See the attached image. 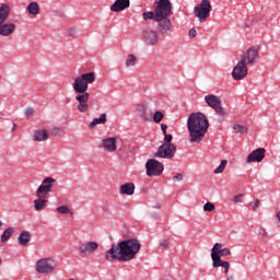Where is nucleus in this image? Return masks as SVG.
Here are the masks:
<instances>
[{
	"label": "nucleus",
	"instance_id": "nucleus-31",
	"mask_svg": "<svg viewBox=\"0 0 280 280\" xmlns=\"http://www.w3.org/2000/svg\"><path fill=\"white\" fill-rule=\"evenodd\" d=\"M58 213L67 214L69 213L70 215H73V211L69 209V206H60L57 208Z\"/></svg>",
	"mask_w": 280,
	"mask_h": 280
},
{
	"label": "nucleus",
	"instance_id": "nucleus-9",
	"mask_svg": "<svg viewBox=\"0 0 280 280\" xmlns=\"http://www.w3.org/2000/svg\"><path fill=\"white\" fill-rule=\"evenodd\" d=\"M38 275H49L56 270V261L51 258H42L35 265Z\"/></svg>",
	"mask_w": 280,
	"mask_h": 280
},
{
	"label": "nucleus",
	"instance_id": "nucleus-48",
	"mask_svg": "<svg viewBox=\"0 0 280 280\" xmlns=\"http://www.w3.org/2000/svg\"><path fill=\"white\" fill-rule=\"evenodd\" d=\"M278 222H280V211L276 214Z\"/></svg>",
	"mask_w": 280,
	"mask_h": 280
},
{
	"label": "nucleus",
	"instance_id": "nucleus-18",
	"mask_svg": "<svg viewBox=\"0 0 280 280\" xmlns=\"http://www.w3.org/2000/svg\"><path fill=\"white\" fill-rule=\"evenodd\" d=\"M100 148L105 150V152H117V138L103 139Z\"/></svg>",
	"mask_w": 280,
	"mask_h": 280
},
{
	"label": "nucleus",
	"instance_id": "nucleus-47",
	"mask_svg": "<svg viewBox=\"0 0 280 280\" xmlns=\"http://www.w3.org/2000/svg\"><path fill=\"white\" fill-rule=\"evenodd\" d=\"M226 280H235V277H234V276H229V277L226 278Z\"/></svg>",
	"mask_w": 280,
	"mask_h": 280
},
{
	"label": "nucleus",
	"instance_id": "nucleus-20",
	"mask_svg": "<svg viewBox=\"0 0 280 280\" xmlns=\"http://www.w3.org/2000/svg\"><path fill=\"white\" fill-rule=\"evenodd\" d=\"M34 141L43 142L49 140V131L47 129H38L34 131Z\"/></svg>",
	"mask_w": 280,
	"mask_h": 280
},
{
	"label": "nucleus",
	"instance_id": "nucleus-1",
	"mask_svg": "<svg viewBox=\"0 0 280 280\" xmlns=\"http://www.w3.org/2000/svg\"><path fill=\"white\" fill-rule=\"evenodd\" d=\"M174 14L172 11V2L170 0H156L153 4V11L142 13V19L145 21H155L158 23L159 32L162 36L172 32V20Z\"/></svg>",
	"mask_w": 280,
	"mask_h": 280
},
{
	"label": "nucleus",
	"instance_id": "nucleus-42",
	"mask_svg": "<svg viewBox=\"0 0 280 280\" xmlns=\"http://www.w3.org/2000/svg\"><path fill=\"white\" fill-rule=\"evenodd\" d=\"M242 198H244V194H238L233 198V202L240 203L242 202Z\"/></svg>",
	"mask_w": 280,
	"mask_h": 280
},
{
	"label": "nucleus",
	"instance_id": "nucleus-5",
	"mask_svg": "<svg viewBox=\"0 0 280 280\" xmlns=\"http://www.w3.org/2000/svg\"><path fill=\"white\" fill-rule=\"evenodd\" d=\"M10 4L2 3L0 5V36H12L16 32V24L5 23L10 19Z\"/></svg>",
	"mask_w": 280,
	"mask_h": 280
},
{
	"label": "nucleus",
	"instance_id": "nucleus-6",
	"mask_svg": "<svg viewBox=\"0 0 280 280\" xmlns=\"http://www.w3.org/2000/svg\"><path fill=\"white\" fill-rule=\"evenodd\" d=\"M211 10H213L211 1L201 0V2L194 8V15L198 19L199 23H205L207 19L211 16Z\"/></svg>",
	"mask_w": 280,
	"mask_h": 280
},
{
	"label": "nucleus",
	"instance_id": "nucleus-39",
	"mask_svg": "<svg viewBox=\"0 0 280 280\" xmlns=\"http://www.w3.org/2000/svg\"><path fill=\"white\" fill-rule=\"evenodd\" d=\"M258 236L261 238V240H266V237H268V231H266V229L261 228L258 232Z\"/></svg>",
	"mask_w": 280,
	"mask_h": 280
},
{
	"label": "nucleus",
	"instance_id": "nucleus-25",
	"mask_svg": "<svg viewBox=\"0 0 280 280\" xmlns=\"http://www.w3.org/2000/svg\"><path fill=\"white\" fill-rule=\"evenodd\" d=\"M27 11L33 16H36L40 14V5H38V2H31L27 7Z\"/></svg>",
	"mask_w": 280,
	"mask_h": 280
},
{
	"label": "nucleus",
	"instance_id": "nucleus-46",
	"mask_svg": "<svg viewBox=\"0 0 280 280\" xmlns=\"http://www.w3.org/2000/svg\"><path fill=\"white\" fill-rule=\"evenodd\" d=\"M161 129H162L163 135H166V133H167V125L162 124V125H161Z\"/></svg>",
	"mask_w": 280,
	"mask_h": 280
},
{
	"label": "nucleus",
	"instance_id": "nucleus-2",
	"mask_svg": "<svg viewBox=\"0 0 280 280\" xmlns=\"http://www.w3.org/2000/svg\"><path fill=\"white\" fill-rule=\"evenodd\" d=\"M141 250V242L137 238H128L113 244L106 252L105 259L107 261H132Z\"/></svg>",
	"mask_w": 280,
	"mask_h": 280
},
{
	"label": "nucleus",
	"instance_id": "nucleus-12",
	"mask_svg": "<svg viewBox=\"0 0 280 280\" xmlns=\"http://www.w3.org/2000/svg\"><path fill=\"white\" fill-rule=\"evenodd\" d=\"M54 183H56L54 177H46L36 190L37 198H45L48 194H51V189H54Z\"/></svg>",
	"mask_w": 280,
	"mask_h": 280
},
{
	"label": "nucleus",
	"instance_id": "nucleus-29",
	"mask_svg": "<svg viewBox=\"0 0 280 280\" xmlns=\"http://www.w3.org/2000/svg\"><path fill=\"white\" fill-rule=\"evenodd\" d=\"M125 65L126 67H135L137 65V56L128 55Z\"/></svg>",
	"mask_w": 280,
	"mask_h": 280
},
{
	"label": "nucleus",
	"instance_id": "nucleus-21",
	"mask_svg": "<svg viewBox=\"0 0 280 280\" xmlns=\"http://www.w3.org/2000/svg\"><path fill=\"white\" fill-rule=\"evenodd\" d=\"M138 115L144 121H152V109L148 108V106H142L138 109Z\"/></svg>",
	"mask_w": 280,
	"mask_h": 280
},
{
	"label": "nucleus",
	"instance_id": "nucleus-32",
	"mask_svg": "<svg viewBox=\"0 0 280 280\" xmlns=\"http://www.w3.org/2000/svg\"><path fill=\"white\" fill-rule=\"evenodd\" d=\"M221 250H222V244L215 243L211 249V257H213V255L220 256Z\"/></svg>",
	"mask_w": 280,
	"mask_h": 280
},
{
	"label": "nucleus",
	"instance_id": "nucleus-45",
	"mask_svg": "<svg viewBox=\"0 0 280 280\" xmlns=\"http://www.w3.org/2000/svg\"><path fill=\"white\" fill-rule=\"evenodd\" d=\"M160 246H162V248H167L170 246V241L164 240V241L160 242Z\"/></svg>",
	"mask_w": 280,
	"mask_h": 280
},
{
	"label": "nucleus",
	"instance_id": "nucleus-40",
	"mask_svg": "<svg viewBox=\"0 0 280 280\" xmlns=\"http://www.w3.org/2000/svg\"><path fill=\"white\" fill-rule=\"evenodd\" d=\"M66 34L68 36H75V34H78V28L77 27H70L66 31Z\"/></svg>",
	"mask_w": 280,
	"mask_h": 280
},
{
	"label": "nucleus",
	"instance_id": "nucleus-36",
	"mask_svg": "<svg viewBox=\"0 0 280 280\" xmlns=\"http://www.w3.org/2000/svg\"><path fill=\"white\" fill-rule=\"evenodd\" d=\"M172 135L164 133V145H174V143H172Z\"/></svg>",
	"mask_w": 280,
	"mask_h": 280
},
{
	"label": "nucleus",
	"instance_id": "nucleus-49",
	"mask_svg": "<svg viewBox=\"0 0 280 280\" xmlns=\"http://www.w3.org/2000/svg\"><path fill=\"white\" fill-rule=\"evenodd\" d=\"M0 226H3V222L0 221Z\"/></svg>",
	"mask_w": 280,
	"mask_h": 280
},
{
	"label": "nucleus",
	"instance_id": "nucleus-15",
	"mask_svg": "<svg viewBox=\"0 0 280 280\" xmlns=\"http://www.w3.org/2000/svg\"><path fill=\"white\" fill-rule=\"evenodd\" d=\"M248 75V67L245 62L240 60L232 71V78L234 80H244Z\"/></svg>",
	"mask_w": 280,
	"mask_h": 280
},
{
	"label": "nucleus",
	"instance_id": "nucleus-7",
	"mask_svg": "<svg viewBox=\"0 0 280 280\" xmlns=\"http://www.w3.org/2000/svg\"><path fill=\"white\" fill-rule=\"evenodd\" d=\"M205 102L217 113V115H219V117H226V109L222 107V98H220V96L213 94L206 95Z\"/></svg>",
	"mask_w": 280,
	"mask_h": 280
},
{
	"label": "nucleus",
	"instance_id": "nucleus-19",
	"mask_svg": "<svg viewBox=\"0 0 280 280\" xmlns=\"http://www.w3.org/2000/svg\"><path fill=\"white\" fill-rule=\"evenodd\" d=\"M130 8V0H116L109 8L112 12H124Z\"/></svg>",
	"mask_w": 280,
	"mask_h": 280
},
{
	"label": "nucleus",
	"instance_id": "nucleus-16",
	"mask_svg": "<svg viewBox=\"0 0 280 280\" xmlns=\"http://www.w3.org/2000/svg\"><path fill=\"white\" fill-rule=\"evenodd\" d=\"M266 159V149L258 148L246 158V163H261Z\"/></svg>",
	"mask_w": 280,
	"mask_h": 280
},
{
	"label": "nucleus",
	"instance_id": "nucleus-8",
	"mask_svg": "<svg viewBox=\"0 0 280 280\" xmlns=\"http://www.w3.org/2000/svg\"><path fill=\"white\" fill-rule=\"evenodd\" d=\"M141 38L147 47H155V45H159V32L150 26L142 28Z\"/></svg>",
	"mask_w": 280,
	"mask_h": 280
},
{
	"label": "nucleus",
	"instance_id": "nucleus-24",
	"mask_svg": "<svg viewBox=\"0 0 280 280\" xmlns=\"http://www.w3.org/2000/svg\"><path fill=\"white\" fill-rule=\"evenodd\" d=\"M32 242V234L27 231H23L19 236V244L21 246H27Z\"/></svg>",
	"mask_w": 280,
	"mask_h": 280
},
{
	"label": "nucleus",
	"instance_id": "nucleus-41",
	"mask_svg": "<svg viewBox=\"0 0 280 280\" xmlns=\"http://www.w3.org/2000/svg\"><path fill=\"white\" fill-rule=\"evenodd\" d=\"M183 178H184L183 174L178 173L175 176H173V183H180Z\"/></svg>",
	"mask_w": 280,
	"mask_h": 280
},
{
	"label": "nucleus",
	"instance_id": "nucleus-50",
	"mask_svg": "<svg viewBox=\"0 0 280 280\" xmlns=\"http://www.w3.org/2000/svg\"><path fill=\"white\" fill-rule=\"evenodd\" d=\"M0 266H1V258H0Z\"/></svg>",
	"mask_w": 280,
	"mask_h": 280
},
{
	"label": "nucleus",
	"instance_id": "nucleus-11",
	"mask_svg": "<svg viewBox=\"0 0 280 280\" xmlns=\"http://www.w3.org/2000/svg\"><path fill=\"white\" fill-rule=\"evenodd\" d=\"M147 176H161L163 174V163L151 159L145 163Z\"/></svg>",
	"mask_w": 280,
	"mask_h": 280
},
{
	"label": "nucleus",
	"instance_id": "nucleus-38",
	"mask_svg": "<svg viewBox=\"0 0 280 280\" xmlns=\"http://www.w3.org/2000/svg\"><path fill=\"white\" fill-rule=\"evenodd\" d=\"M229 255H231V249L226 247L222 248L219 253V257H229Z\"/></svg>",
	"mask_w": 280,
	"mask_h": 280
},
{
	"label": "nucleus",
	"instance_id": "nucleus-33",
	"mask_svg": "<svg viewBox=\"0 0 280 280\" xmlns=\"http://www.w3.org/2000/svg\"><path fill=\"white\" fill-rule=\"evenodd\" d=\"M163 117H165V115H163L162 112L158 110V112H155L154 115H153V121H154L155 124H161V121H163Z\"/></svg>",
	"mask_w": 280,
	"mask_h": 280
},
{
	"label": "nucleus",
	"instance_id": "nucleus-44",
	"mask_svg": "<svg viewBox=\"0 0 280 280\" xmlns=\"http://www.w3.org/2000/svg\"><path fill=\"white\" fill-rule=\"evenodd\" d=\"M26 117H34V108L28 107L25 109Z\"/></svg>",
	"mask_w": 280,
	"mask_h": 280
},
{
	"label": "nucleus",
	"instance_id": "nucleus-17",
	"mask_svg": "<svg viewBox=\"0 0 280 280\" xmlns=\"http://www.w3.org/2000/svg\"><path fill=\"white\" fill-rule=\"evenodd\" d=\"M212 266L213 268H223L224 273L229 275V270L231 268V262L226 260H222V257H220L218 254H212Z\"/></svg>",
	"mask_w": 280,
	"mask_h": 280
},
{
	"label": "nucleus",
	"instance_id": "nucleus-28",
	"mask_svg": "<svg viewBox=\"0 0 280 280\" xmlns=\"http://www.w3.org/2000/svg\"><path fill=\"white\" fill-rule=\"evenodd\" d=\"M233 130L235 131L236 135H246L248 132V128L240 124H235L233 126Z\"/></svg>",
	"mask_w": 280,
	"mask_h": 280
},
{
	"label": "nucleus",
	"instance_id": "nucleus-13",
	"mask_svg": "<svg viewBox=\"0 0 280 280\" xmlns=\"http://www.w3.org/2000/svg\"><path fill=\"white\" fill-rule=\"evenodd\" d=\"M97 248H100V244L95 241H88V242H83L79 247V255H81V257H89L90 255H93L95 253V250H97Z\"/></svg>",
	"mask_w": 280,
	"mask_h": 280
},
{
	"label": "nucleus",
	"instance_id": "nucleus-34",
	"mask_svg": "<svg viewBox=\"0 0 280 280\" xmlns=\"http://www.w3.org/2000/svg\"><path fill=\"white\" fill-rule=\"evenodd\" d=\"M248 207L249 209H252V211H257V209L261 207V201L259 199H256L254 202H249Z\"/></svg>",
	"mask_w": 280,
	"mask_h": 280
},
{
	"label": "nucleus",
	"instance_id": "nucleus-10",
	"mask_svg": "<svg viewBox=\"0 0 280 280\" xmlns=\"http://www.w3.org/2000/svg\"><path fill=\"white\" fill-rule=\"evenodd\" d=\"M174 154H176V144H162L154 156L155 159H174Z\"/></svg>",
	"mask_w": 280,
	"mask_h": 280
},
{
	"label": "nucleus",
	"instance_id": "nucleus-14",
	"mask_svg": "<svg viewBox=\"0 0 280 280\" xmlns=\"http://www.w3.org/2000/svg\"><path fill=\"white\" fill-rule=\"evenodd\" d=\"M257 60H259V50L255 47H250L241 56V61L246 65H255Z\"/></svg>",
	"mask_w": 280,
	"mask_h": 280
},
{
	"label": "nucleus",
	"instance_id": "nucleus-27",
	"mask_svg": "<svg viewBox=\"0 0 280 280\" xmlns=\"http://www.w3.org/2000/svg\"><path fill=\"white\" fill-rule=\"evenodd\" d=\"M106 114H102L100 118H94L93 121L90 124V128H95L98 124H106Z\"/></svg>",
	"mask_w": 280,
	"mask_h": 280
},
{
	"label": "nucleus",
	"instance_id": "nucleus-22",
	"mask_svg": "<svg viewBox=\"0 0 280 280\" xmlns=\"http://www.w3.org/2000/svg\"><path fill=\"white\" fill-rule=\"evenodd\" d=\"M119 194H124L125 196H132L135 194V184L127 183L120 186Z\"/></svg>",
	"mask_w": 280,
	"mask_h": 280
},
{
	"label": "nucleus",
	"instance_id": "nucleus-37",
	"mask_svg": "<svg viewBox=\"0 0 280 280\" xmlns=\"http://www.w3.org/2000/svg\"><path fill=\"white\" fill-rule=\"evenodd\" d=\"M215 210V205L211 203V202H206L203 206V211H214Z\"/></svg>",
	"mask_w": 280,
	"mask_h": 280
},
{
	"label": "nucleus",
	"instance_id": "nucleus-26",
	"mask_svg": "<svg viewBox=\"0 0 280 280\" xmlns=\"http://www.w3.org/2000/svg\"><path fill=\"white\" fill-rule=\"evenodd\" d=\"M14 235V228H9L7 229L2 235H1V238H0V242L2 244H5V242H8V240H10V237H12Z\"/></svg>",
	"mask_w": 280,
	"mask_h": 280
},
{
	"label": "nucleus",
	"instance_id": "nucleus-3",
	"mask_svg": "<svg viewBox=\"0 0 280 280\" xmlns=\"http://www.w3.org/2000/svg\"><path fill=\"white\" fill-rule=\"evenodd\" d=\"M95 82V72H86L74 79L72 89L77 93L75 100L79 102L77 109L79 113H88L89 110V98L91 94L89 85Z\"/></svg>",
	"mask_w": 280,
	"mask_h": 280
},
{
	"label": "nucleus",
	"instance_id": "nucleus-35",
	"mask_svg": "<svg viewBox=\"0 0 280 280\" xmlns=\"http://www.w3.org/2000/svg\"><path fill=\"white\" fill-rule=\"evenodd\" d=\"M63 132L65 130H62L60 127H54L51 130L52 137H62Z\"/></svg>",
	"mask_w": 280,
	"mask_h": 280
},
{
	"label": "nucleus",
	"instance_id": "nucleus-4",
	"mask_svg": "<svg viewBox=\"0 0 280 280\" xmlns=\"http://www.w3.org/2000/svg\"><path fill=\"white\" fill-rule=\"evenodd\" d=\"M190 143H200L209 130V119L202 113L190 114L187 119Z\"/></svg>",
	"mask_w": 280,
	"mask_h": 280
},
{
	"label": "nucleus",
	"instance_id": "nucleus-30",
	"mask_svg": "<svg viewBox=\"0 0 280 280\" xmlns=\"http://www.w3.org/2000/svg\"><path fill=\"white\" fill-rule=\"evenodd\" d=\"M229 162L226 160H222L220 165L213 171V174H222L224 170H226V164Z\"/></svg>",
	"mask_w": 280,
	"mask_h": 280
},
{
	"label": "nucleus",
	"instance_id": "nucleus-43",
	"mask_svg": "<svg viewBox=\"0 0 280 280\" xmlns=\"http://www.w3.org/2000/svg\"><path fill=\"white\" fill-rule=\"evenodd\" d=\"M198 32L196 31V28H190L188 32V36L189 38H196Z\"/></svg>",
	"mask_w": 280,
	"mask_h": 280
},
{
	"label": "nucleus",
	"instance_id": "nucleus-23",
	"mask_svg": "<svg viewBox=\"0 0 280 280\" xmlns=\"http://www.w3.org/2000/svg\"><path fill=\"white\" fill-rule=\"evenodd\" d=\"M35 211H44V209H47V199L44 197H38L33 201Z\"/></svg>",
	"mask_w": 280,
	"mask_h": 280
}]
</instances>
